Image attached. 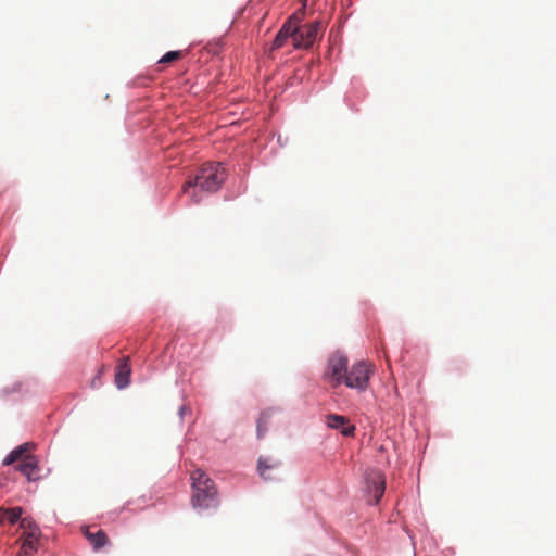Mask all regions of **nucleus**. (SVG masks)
I'll return each mask as SVG.
<instances>
[{
  "instance_id": "f257e3e1",
  "label": "nucleus",
  "mask_w": 556,
  "mask_h": 556,
  "mask_svg": "<svg viewBox=\"0 0 556 556\" xmlns=\"http://www.w3.org/2000/svg\"><path fill=\"white\" fill-rule=\"evenodd\" d=\"M226 177V168L222 163H206L194 179L185 182L182 192L190 197L193 203H200L203 200V193L216 192Z\"/></svg>"
},
{
  "instance_id": "f03ea898",
  "label": "nucleus",
  "mask_w": 556,
  "mask_h": 556,
  "mask_svg": "<svg viewBox=\"0 0 556 556\" xmlns=\"http://www.w3.org/2000/svg\"><path fill=\"white\" fill-rule=\"evenodd\" d=\"M192 507L198 513L216 509L219 505L218 492L214 481L202 470L191 473Z\"/></svg>"
},
{
  "instance_id": "7ed1b4c3",
  "label": "nucleus",
  "mask_w": 556,
  "mask_h": 556,
  "mask_svg": "<svg viewBox=\"0 0 556 556\" xmlns=\"http://www.w3.org/2000/svg\"><path fill=\"white\" fill-rule=\"evenodd\" d=\"M370 379V369L366 362L359 361L346 369L343 383L350 388L355 389L358 392L367 390Z\"/></svg>"
},
{
  "instance_id": "20e7f679",
  "label": "nucleus",
  "mask_w": 556,
  "mask_h": 556,
  "mask_svg": "<svg viewBox=\"0 0 556 556\" xmlns=\"http://www.w3.org/2000/svg\"><path fill=\"white\" fill-rule=\"evenodd\" d=\"M346 369L348 357L341 352H336L328 358L324 380L329 382L332 387H338L343 383Z\"/></svg>"
},
{
  "instance_id": "39448f33",
  "label": "nucleus",
  "mask_w": 556,
  "mask_h": 556,
  "mask_svg": "<svg viewBox=\"0 0 556 556\" xmlns=\"http://www.w3.org/2000/svg\"><path fill=\"white\" fill-rule=\"evenodd\" d=\"M365 489L368 495L372 496L370 504L377 505L383 496L386 490V481L382 473L378 470L366 472Z\"/></svg>"
},
{
  "instance_id": "423d86ee",
  "label": "nucleus",
  "mask_w": 556,
  "mask_h": 556,
  "mask_svg": "<svg viewBox=\"0 0 556 556\" xmlns=\"http://www.w3.org/2000/svg\"><path fill=\"white\" fill-rule=\"evenodd\" d=\"M319 30V23L314 22L312 24L296 25L294 33V48L307 49L315 42Z\"/></svg>"
},
{
  "instance_id": "0eeeda50",
  "label": "nucleus",
  "mask_w": 556,
  "mask_h": 556,
  "mask_svg": "<svg viewBox=\"0 0 556 556\" xmlns=\"http://www.w3.org/2000/svg\"><path fill=\"white\" fill-rule=\"evenodd\" d=\"M281 462L271 457L260 456L257 460V472L264 481L280 479Z\"/></svg>"
},
{
  "instance_id": "6e6552de",
  "label": "nucleus",
  "mask_w": 556,
  "mask_h": 556,
  "mask_svg": "<svg viewBox=\"0 0 556 556\" xmlns=\"http://www.w3.org/2000/svg\"><path fill=\"white\" fill-rule=\"evenodd\" d=\"M326 422L330 429L339 430L343 437L350 438L355 433V426L350 424L343 415L329 414L326 417Z\"/></svg>"
},
{
  "instance_id": "1a4fd4ad",
  "label": "nucleus",
  "mask_w": 556,
  "mask_h": 556,
  "mask_svg": "<svg viewBox=\"0 0 556 556\" xmlns=\"http://www.w3.org/2000/svg\"><path fill=\"white\" fill-rule=\"evenodd\" d=\"M295 20V15H292L285 22V24L281 26L280 30L274 38V41L271 43L273 50L281 48L289 38H292V40L294 41Z\"/></svg>"
},
{
  "instance_id": "9d476101",
  "label": "nucleus",
  "mask_w": 556,
  "mask_h": 556,
  "mask_svg": "<svg viewBox=\"0 0 556 556\" xmlns=\"http://www.w3.org/2000/svg\"><path fill=\"white\" fill-rule=\"evenodd\" d=\"M131 367L129 357H124L115 368L114 382L118 390L127 388L130 383Z\"/></svg>"
},
{
  "instance_id": "9b49d317",
  "label": "nucleus",
  "mask_w": 556,
  "mask_h": 556,
  "mask_svg": "<svg viewBox=\"0 0 556 556\" xmlns=\"http://www.w3.org/2000/svg\"><path fill=\"white\" fill-rule=\"evenodd\" d=\"M29 481L38 479V462L34 456H26L16 467Z\"/></svg>"
},
{
  "instance_id": "f8f14e48",
  "label": "nucleus",
  "mask_w": 556,
  "mask_h": 556,
  "mask_svg": "<svg viewBox=\"0 0 556 556\" xmlns=\"http://www.w3.org/2000/svg\"><path fill=\"white\" fill-rule=\"evenodd\" d=\"M277 412H278L277 408H267L260 414V417H258L257 424H256V435L258 439H262L265 435V433L267 431V425L269 422V419Z\"/></svg>"
},
{
  "instance_id": "ddd939ff",
  "label": "nucleus",
  "mask_w": 556,
  "mask_h": 556,
  "mask_svg": "<svg viewBox=\"0 0 556 556\" xmlns=\"http://www.w3.org/2000/svg\"><path fill=\"white\" fill-rule=\"evenodd\" d=\"M39 532V529L36 525H34V530L29 533V536L23 542L21 546L22 553L25 555H31L37 549V534Z\"/></svg>"
},
{
  "instance_id": "4468645a",
  "label": "nucleus",
  "mask_w": 556,
  "mask_h": 556,
  "mask_svg": "<svg viewBox=\"0 0 556 556\" xmlns=\"http://www.w3.org/2000/svg\"><path fill=\"white\" fill-rule=\"evenodd\" d=\"M86 536L94 551H99L108 543V536L104 531L99 530L96 533L86 532Z\"/></svg>"
},
{
  "instance_id": "2eb2a0df",
  "label": "nucleus",
  "mask_w": 556,
  "mask_h": 556,
  "mask_svg": "<svg viewBox=\"0 0 556 556\" xmlns=\"http://www.w3.org/2000/svg\"><path fill=\"white\" fill-rule=\"evenodd\" d=\"M22 514L23 509L21 507L5 508L1 511L2 519L7 520L11 525L21 520Z\"/></svg>"
},
{
  "instance_id": "dca6fc26",
  "label": "nucleus",
  "mask_w": 556,
  "mask_h": 556,
  "mask_svg": "<svg viewBox=\"0 0 556 556\" xmlns=\"http://www.w3.org/2000/svg\"><path fill=\"white\" fill-rule=\"evenodd\" d=\"M27 444H22L12 450L3 459V465L8 466L18 460L26 452Z\"/></svg>"
},
{
  "instance_id": "f3484780",
  "label": "nucleus",
  "mask_w": 556,
  "mask_h": 556,
  "mask_svg": "<svg viewBox=\"0 0 556 556\" xmlns=\"http://www.w3.org/2000/svg\"><path fill=\"white\" fill-rule=\"evenodd\" d=\"M180 55L179 51H168L159 61V63H169L177 60Z\"/></svg>"
},
{
  "instance_id": "a211bd4d",
  "label": "nucleus",
  "mask_w": 556,
  "mask_h": 556,
  "mask_svg": "<svg viewBox=\"0 0 556 556\" xmlns=\"http://www.w3.org/2000/svg\"><path fill=\"white\" fill-rule=\"evenodd\" d=\"M21 526L23 528H26V527L30 528V531L34 530L33 521L30 519H28V518H22L21 517Z\"/></svg>"
},
{
  "instance_id": "6ab92c4d",
  "label": "nucleus",
  "mask_w": 556,
  "mask_h": 556,
  "mask_svg": "<svg viewBox=\"0 0 556 556\" xmlns=\"http://www.w3.org/2000/svg\"><path fill=\"white\" fill-rule=\"evenodd\" d=\"M187 413H191V409L188 408L186 405H181L178 409V415H179L180 419H182L185 414H187Z\"/></svg>"
},
{
  "instance_id": "aec40b11",
  "label": "nucleus",
  "mask_w": 556,
  "mask_h": 556,
  "mask_svg": "<svg viewBox=\"0 0 556 556\" xmlns=\"http://www.w3.org/2000/svg\"><path fill=\"white\" fill-rule=\"evenodd\" d=\"M20 388H21V384L15 386V390H20Z\"/></svg>"
}]
</instances>
